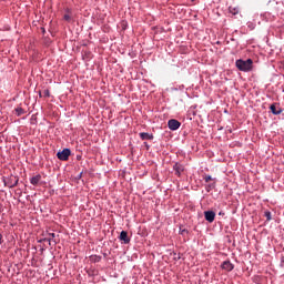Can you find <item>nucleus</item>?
Wrapping results in <instances>:
<instances>
[{"mask_svg": "<svg viewBox=\"0 0 284 284\" xmlns=\"http://www.w3.org/2000/svg\"><path fill=\"white\" fill-rule=\"evenodd\" d=\"M235 65L241 72H251L253 69V60L252 58H247L246 61H243V58H239V60L235 61Z\"/></svg>", "mask_w": 284, "mask_h": 284, "instance_id": "nucleus-1", "label": "nucleus"}, {"mask_svg": "<svg viewBox=\"0 0 284 284\" xmlns=\"http://www.w3.org/2000/svg\"><path fill=\"white\" fill-rule=\"evenodd\" d=\"M57 155L61 161H68L69 156L71 155L70 148H64L63 151L58 152Z\"/></svg>", "mask_w": 284, "mask_h": 284, "instance_id": "nucleus-2", "label": "nucleus"}, {"mask_svg": "<svg viewBox=\"0 0 284 284\" xmlns=\"http://www.w3.org/2000/svg\"><path fill=\"white\" fill-rule=\"evenodd\" d=\"M173 170H175V175L181 176L185 168H184V164H180L179 162H176L175 164H173Z\"/></svg>", "mask_w": 284, "mask_h": 284, "instance_id": "nucleus-3", "label": "nucleus"}, {"mask_svg": "<svg viewBox=\"0 0 284 284\" xmlns=\"http://www.w3.org/2000/svg\"><path fill=\"white\" fill-rule=\"evenodd\" d=\"M204 217L205 220L209 221V223H214V220L216 217V212H213V211L204 212Z\"/></svg>", "mask_w": 284, "mask_h": 284, "instance_id": "nucleus-4", "label": "nucleus"}, {"mask_svg": "<svg viewBox=\"0 0 284 284\" xmlns=\"http://www.w3.org/2000/svg\"><path fill=\"white\" fill-rule=\"evenodd\" d=\"M168 125L170 130H178L181 128V122L179 120H169Z\"/></svg>", "mask_w": 284, "mask_h": 284, "instance_id": "nucleus-5", "label": "nucleus"}, {"mask_svg": "<svg viewBox=\"0 0 284 284\" xmlns=\"http://www.w3.org/2000/svg\"><path fill=\"white\" fill-rule=\"evenodd\" d=\"M222 267L223 271H234L233 262L230 261L222 262Z\"/></svg>", "mask_w": 284, "mask_h": 284, "instance_id": "nucleus-6", "label": "nucleus"}, {"mask_svg": "<svg viewBox=\"0 0 284 284\" xmlns=\"http://www.w3.org/2000/svg\"><path fill=\"white\" fill-rule=\"evenodd\" d=\"M120 240H122L125 244H129L131 241L128 234V231H121Z\"/></svg>", "mask_w": 284, "mask_h": 284, "instance_id": "nucleus-7", "label": "nucleus"}, {"mask_svg": "<svg viewBox=\"0 0 284 284\" xmlns=\"http://www.w3.org/2000/svg\"><path fill=\"white\" fill-rule=\"evenodd\" d=\"M270 109H271L272 113H276V115H277V113H282L281 106H280V105H276L275 103H273V104L270 106Z\"/></svg>", "mask_w": 284, "mask_h": 284, "instance_id": "nucleus-8", "label": "nucleus"}, {"mask_svg": "<svg viewBox=\"0 0 284 284\" xmlns=\"http://www.w3.org/2000/svg\"><path fill=\"white\" fill-rule=\"evenodd\" d=\"M41 181V175L38 174V175H33L32 179H30V182L33 183V185H38V183H40Z\"/></svg>", "mask_w": 284, "mask_h": 284, "instance_id": "nucleus-9", "label": "nucleus"}, {"mask_svg": "<svg viewBox=\"0 0 284 284\" xmlns=\"http://www.w3.org/2000/svg\"><path fill=\"white\" fill-rule=\"evenodd\" d=\"M141 139H154L153 133L142 132L140 133Z\"/></svg>", "mask_w": 284, "mask_h": 284, "instance_id": "nucleus-10", "label": "nucleus"}, {"mask_svg": "<svg viewBox=\"0 0 284 284\" xmlns=\"http://www.w3.org/2000/svg\"><path fill=\"white\" fill-rule=\"evenodd\" d=\"M102 256H99L98 254H92L90 256L91 262H101Z\"/></svg>", "mask_w": 284, "mask_h": 284, "instance_id": "nucleus-11", "label": "nucleus"}, {"mask_svg": "<svg viewBox=\"0 0 284 284\" xmlns=\"http://www.w3.org/2000/svg\"><path fill=\"white\" fill-rule=\"evenodd\" d=\"M16 113H17L18 116H21L22 113H26V111H24V109H22V106H18V108L16 109Z\"/></svg>", "mask_w": 284, "mask_h": 284, "instance_id": "nucleus-12", "label": "nucleus"}, {"mask_svg": "<svg viewBox=\"0 0 284 284\" xmlns=\"http://www.w3.org/2000/svg\"><path fill=\"white\" fill-rule=\"evenodd\" d=\"M266 220H272V212L266 211L264 212Z\"/></svg>", "mask_w": 284, "mask_h": 284, "instance_id": "nucleus-13", "label": "nucleus"}, {"mask_svg": "<svg viewBox=\"0 0 284 284\" xmlns=\"http://www.w3.org/2000/svg\"><path fill=\"white\" fill-rule=\"evenodd\" d=\"M43 95L44 97H50V89H44Z\"/></svg>", "mask_w": 284, "mask_h": 284, "instance_id": "nucleus-14", "label": "nucleus"}, {"mask_svg": "<svg viewBox=\"0 0 284 284\" xmlns=\"http://www.w3.org/2000/svg\"><path fill=\"white\" fill-rule=\"evenodd\" d=\"M64 19H65V21H71V16H70V13H64Z\"/></svg>", "mask_w": 284, "mask_h": 284, "instance_id": "nucleus-15", "label": "nucleus"}, {"mask_svg": "<svg viewBox=\"0 0 284 284\" xmlns=\"http://www.w3.org/2000/svg\"><path fill=\"white\" fill-rule=\"evenodd\" d=\"M204 181H206V182L212 181V175H205Z\"/></svg>", "mask_w": 284, "mask_h": 284, "instance_id": "nucleus-16", "label": "nucleus"}, {"mask_svg": "<svg viewBox=\"0 0 284 284\" xmlns=\"http://www.w3.org/2000/svg\"><path fill=\"white\" fill-rule=\"evenodd\" d=\"M281 265H284V256L281 258Z\"/></svg>", "mask_w": 284, "mask_h": 284, "instance_id": "nucleus-17", "label": "nucleus"}, {"mask_svg": "<svg viewBox=\"0 0 284 284\" xmlns=\"http://www.w3.org/2000/svg\"><path fill=\"white\" fill-rule=\"evenodd\" d=\"M185 231H186V229H183V230L181 231V234H185Z\"/></svg>", "mask_w": 284, "mask_h": 284, "instance_id": "nucleus-18", "label": "nucleus"}, {"mask_svg": "<svg viewBox=\"0 0 284 284\" xmlns=\"http://www.w3.org/2000/svg\"><path fill=\"white\" fill-rule=\"evenodd\" d=\"M50 236H52V239H54L55 234H54V233H52V234H50Z\"/></svg>", "mask_w": 284, "mask_h": 284, "instance_id": "nucleus-19", "label": "nucleus"}, {"mask_svg": "<svg viewBox=\"0 0 284 284\" xmlns=\"http://www.w3.org/2000/svg\"><path fill=\"white\" fill-rule=\"evenodd\" d=\"M1 242H2V234H0V244H1Z\"/></svg>", "mask_w": 284, "mask_h": 284, "instance_id": "nucleus-20", "label": "nucleus"}, {"mask_svg": "<svg viewBox=\"0 0 284 284\" xmlns=\"http://www.w3.org/2000/svg\"><path fill=\"white\" fill-rule=\"evenodd\" d=\"M51 242H52V240H51V239H49V244H51Z\"/></svg>", "mask_w": 284, "mask_h": 284, "instance_id": "nucleus-21", "label": "nucleus"}, {"mask_svg": "<svg viewBox=\"0 0 284 284\" xmlns=\"http://www.w3.org/2000/svg\"><path fill=\"white\" fill-rule=\"evenodd\" d=\"M234 13H236V9H234Z\"/></svg>", "mask_w": 284, "mask_h": 284, "instance_id": "nucleus-22", "label": "nucleus"}]
</instances>
